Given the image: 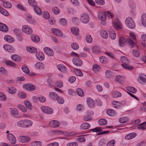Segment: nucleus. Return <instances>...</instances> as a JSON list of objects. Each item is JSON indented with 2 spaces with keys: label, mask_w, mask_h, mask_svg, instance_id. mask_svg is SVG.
<instances>
[{
  "label": "nucleus",
  "mask_w": 146,
  "mask_h": 146,
  "mask_svg": "<svg viewBox=\"0 0 146 146\" xmlns=\"http://www.w3.org/2000/svg\"><path fill=\"white\" fill-rule=\"evenodd\" d=\"M127 41L131 48H135L133 50V55L135 57H139L140 54L137 44L135 42H133V40L129 38L127 39Z\"/></svg>",
  "instance_id": "nucleus-1"
},
{
  "label": "nucleus",
  "mask_w": 146,
  "mask_h": 146,
  "mask_svg": "<svg viewBox=\"0 0 146 146\" xmlns=\"http://www.w3.org/2000/svg\"><path fill=\"white\" fill-rule=\"evenodd\" d=\"M121 59L123 62L121 65L123 67L128 69H133L134 68L133 66L129 65V61L124 56H122Z\"/></svg>",
  "instance_id": "nucleus-2"
},
{
  "label": "nucleus",
  "mask_w": 146,
  "mask_h": 146,
  "mask_svg": "<svg viewBox=\"0 0 146 146\" xmlns=\"http://www.w3.org/2000/svg\"><path fill=\"white\" fill-rule=\"evenodd\" d=\"M125 23L129 28L134 29L135 27V23L133 19L130 17H127L125 20Z\"/></svg>",
  "instance_id": "nucleus-3"
},
{
  "label": "nucleus",
  "mask_w": 146,
  "mask_h": 146,
  "mask_svg": "<svg viewBox=\"0 0 146 146\" xmlns=\"http://www.w3.org/2000/svg\"><path fill=\"white\" fill-rule=\"evenodd\" d=\"M80 21L83 23L86 24L88 23L89 20V16L86 13H82L80 18Z\"/></svg>",
  "instance_id": "nucleus-4"
},
{
  "label": "nucleus",
  "mask_w": 146,
  "mask_h": 146,
  "mask_svg": "<svg viewBox=\"0 0 146 146\" xmlns=\"http://www.w3.org/2000/svg\"><path fill=\"white\" fill-rule=\"evenodd\" d=\"M41 109L44 113L47 114H51L53 113V110L49 107L42 106Z\"/></svg>",
  "instance_id": "nucleus-5"
},
{
  "label": "nucleus",
  "mask_w": 146,
  "mask_h": 146,
  "mask_svg": "<svg viewBox=\"0 0 146 146\" xmlns=\"http://www.w3.org/2000/svg\"><path fill=\"white\" fill-rule=\"evenodd\" d=\"M22 29L23 31L26 34H29L33 33V30L32 28L28 25H23V26Z\"/></svg>",
  "instance_id": "nucleus-6"
},
{
  "label": "nucleus",
  "mask_w": 146,
  "mask_h": 146,
  "mask_svg": "<svg viewBox=\"0 0 146 146\" xmlns=\"http://www.w3.org/2000/svg\"><path fill=\"white\" fill-rule=\"evenodd\" d=\"M7 137L12 144H15L16 143V140L15 136L11 133H9L7 135Z\"/></svg>",
  "instance_id": "nucleus-7"
},
{
  "label": "nucleus",
  "mask_w": 146,
  "mask_h": 146,
  "mask_svg": "<svg viewBox=\"0 0 146 146\" xmlns=\"http://www.w3.org/2000/svg\"><path fill=\"white\" fill-rule=\"evenodd\" d=\"M52 32L55 35L58 37H63L64 35L62 32L58 29H52L51 30Z\"/></svg>",
  "instance_id": "nucleus-8"
},
{
  "label": "nucleus",
  "mask_w": 146,
  "mask_h": 146,
  "mask_svg": "<svg viewBox=\"0 0 146 146\" xmlns=\"http://www.w3.org/2000/svg\"><path fill=\"white\" fill-rule=\"evenodd\" d=\"M113 26L114 28L117 30L120 29L121 25L120 21L118 19H116L113 22Z\"/></svg>",
  "instance_id": "nucleus-9"
},
{
  "label": "nucleus",
  "mask_w": 146,
  "mask_h": 146,
  "mask_svg": "<svg viewBox=\"0 0 146 146\" xmlns=\"http://www.w3.org/2000/svg\"><path fill=\"white\" fill-rule=\"evenodd\" d=\"M23 87L28 90L34 91L36 88L35 86L31 84H27L23 85Z\"/></svg>",
  "instance_id": "nucleus-10"
},
{
  "label": "nucleus",
  "mask_w": 146,
  "mask_h": 146,
  "mask_svg": "<svg viewBox=\"0 0 146 146\" xmlns=\"http://www.w3.org/2000/svg\"><path fill=\"white\" fill-rule=\"evenodd\" d=\"M44 51L48 56H52L54 55L53 51L48 47H45L44 48Z\"/></svg>",
  "instance_id": "nucleus-11"
},
{
  "label": "nucleus",
  "mask_w": 146,
  "mask_h": 146,
  "mask_svg": "<svg viewBox=\"0 0 146 146\" xmlns=\"http://www.w3.org/2000/svg\"><path fill=\"white\" fill-rule=\"evenodd\" d=\"M106 15L104 12H100L98 13V17L100 21H104L106 19Z\"/></svg>",
  "instance_id": "nucleus-12"
},
{
  "label": "nucleus",
  "mask_w": 146,
  "mask_h": 146,
  "mask_svg": "<svg viewBox=\"0 0 146 146\" xmlns=\"http://www.w3.org/2000/svg\"><path fill=\"white\" fill-rule=\"evenodd\" d=\"M73 63L77 66H81L82 64V61L79 58H74L72 60Z\"/></svg>",
  "instance_id": "nucleus-13"
},
{
  "label": "nucleus",
  "mask_w": 146,
  "mask_h": 146,
  "mask_svg": "<svg viewBox=\"0 0 146 146\" xmlns=\"http://www.w3.org/2000/svg\"><path fill=\"white\" fill-rule=\"evenodd\" d=\"M20 141L22 143H27L31 141V138L28 137L21 136L19 137Z\"/></svg>",
  "instance_id": "nucleus-14"
},
{
  "label": "nucleus",
  "mask_w": 146,
  "mask_h": 146,
  "mask_svg": "<svg viewBox=\"0 0 146 146\" xmlns=\"http://www.w3.org/2000/svg\"><path fill=\"white\" fill-rule=\"evenodd\" d=\"M60 125L59 122L56 120L52 121L49 123V126L53 127H58Z\"/></svg>",
  "instance_id": "nucleus-15"
},
{
  "label": "nucleus",
  "mask_w": 146,
  "mask_h": 146,
  "mask_svg": "<svg viewBox=\"0 0 146 146\" xmlns=\"http://www.w3.org/2000/svg\"><path fill=\"white\" fill-rule=\"evenodd\" d=\"M0 30L4 32L8 31L9 29L8 27L3 23H0Z\"/></svg>",
  "instance_id": "nucleus-16"
},
{
  "label": "nucleus",
  "mask_w": 146,
  "mask_h": 146,
  "mask_svg": "<svg viewBox=\"0 0 146 146\" xmlns=\"http://www.w3.org/2000/svg\"><path fill=\"white\" fill-rule=\"evenodd\" d=\"M36 56L37 59L40 61L43 60L44 58V54L42 52H36Z\"/></svg>",
  "instance_id": "nucleus-17"
},
{
  "label": "nucleus",
  "mask_w": 146,
  "mask_h": 146,
  "mask_svg": "<svg viewBox=\"0 0 146 146\" xmlns=\"http://www.w3.org/2000/svg\"><path fill=\"white\" fill-rule=\"evenodd\" d=\"M86 102L88 105L90 107L92 108L94 106V101L91 98H88L86 99Z\"/></svg>",
  "instance_id": "nucleus-18"
},
{
  "label": "nucleus",
  "mask_w": 146,
  "mask_h": 146,
  "mask_svg": "<svg viewBox=\"0 0 146 146\" xmlns=\"http://www.w3.org/2000/svg\"><path fill=\"white\" fill-rule=\"evenodd\" d=\"M36 68L38 69H43L45 68L44 64L42 62H38L36 63L35 65Z\"/></svg>",
  "instance_id": "nucleus-19"
},
{
  "label": "nucleus",
  "mask_w": 146,
  "mask_h": 146,
  "mask_svg": "<svg viewBox=\"0 0 146 146\" xmlns=\"http://www.w3.org/2000/svg\"><path fill=\"white\" fill-rule=\"evenodd\" d=\"M141 21L142 25L146 27V14L143 13L141 15Z\"/></svg>",
  "instance_id": "nucleus-20"
},
{
  "label": "nucleus",
  "mask_w": 146,
  "mask_h": 146,
  "mask_svg": "<svg viewBox=\"0 0 146 146\" xmlns=\"http://www.w3.org/2000/svg\"><path fill=\"white\" fill-rule=\"evenodd\" d=\"M35 12L38 15H41L42 12L40 8L36 5L33 7Z\"/></svg>",
  "instance_id": "nucleus-21"
},
{
  "label": "nucleus",
  "mask_w": 146,
  "mask_h": 146,
  "mask_svg": "<svg viewBox=\"0 0 146 146\" xmlns=\"http://www.w3.org/2000/svg\"><path fill=\"white\" fill-rule=\"evenodd\" d=\"M3 48L5 50L9 52H12L14 50L13 47L9 44H5L3 46Z\"/></svg>",
  "instance_id": "nucleus-22"
},
{
  "label": "nucleus",
  "mask_w": 146,
  "mask_h": 146,
  "mask_svg": "<svg viewBox=\"0 0 146 146\" xmlns=\"http://www.w3.org/2000/svg\"><path fill=\"white\" fill-rule=\"evenodd\" d=\"M90 126V124L88 123H82L80 126V129H89Z\"/></svg>",
  "instance_id": "nucleus-23"
},
{
  "label": "nucleus",
  "mask_w": 146,
  "mask_h": 146,
  "mask_svg": "<svg viewBox=\"0 0 146 146\" xmlns=\"http://www.w3.org/2000/svg\"><path fill=\"white\" fill-rule=\"evenodd\" d=\"M136 135L135 133H130L127 135L125 137V139L129 140L135 137Z\"/></svg>",
  "instance_id": "nucleus-24"
},
{
  "label": "nucleus",
  "mask_w": 146,
  "mask_h": 146,
  "mask_svg": "<svg viewBox=\"0 0 146 146\" xmlns=\"http://www.w3.org/2000/svg\"><path fill=\"white\" fill-rule=\"evenodd\" d=\"M119 45L121 46H124L126 42V40L123 36H121L119 38Z\"/></svg>",
  "instance_id": "nucleus-25"
},
{
  "label": "nucleus",
  "mask_w": 146,
  "mask_h": 146,
  "mask_svg": "<svg viewBox=\"0 0 146 146\" xmlns=\"http://www.w3.org/2000/svg\"><path fill=\"white\" fill-rule=\"evenodd\" d=\"M4 38L5 40L9 43L12 42L14 41V38L9 35L5 36Z\"/></svg>",
  "instance_id": "nucleus-26"
},
{
  "label": "nucleus",
  "mask_w": 146,
  "mask_h": 146,
  "mask_svg": "<svg viewBox=\"0 0 146 146\" xmlns=\"http://www.w3.org/2000/svg\"><path fill=\"white\" fill-rule=\"evenodd\" d=\"M26 16L27 18V20L29 23L32 24L35 23V20L32 18V16L31 15L27 14Z\"/></svg>",
  "instance_id": "nucleus-27"
},
{
  "label": "nucleus",
  "mask_w": 146,
  "mask_h": 146,
  "mask_svg": "<svg viewBox=\"0 0 146 146\" xmlns=\"http://www.w3.org/2000/svg\"><path fill=\"white\" fill-rule=\"evenodd\" d=\"M100 33V35L102 38L106 39L108 37V34L104 30H101Z\"/></svg>",
  "instance_id": "nucleus-28"
},
{
  "label": "nucleus",
  "mask_w": 146,
  "mask_h": 146,
  "mask_svg": "<svg viewBox=\"0 0 146 146\" xmlns=\"http://www.w3.org/2000/svg\"><path fill=\"white\" fill-rule=\"evenodd\" d=\"M109 36L112 39H114L116 37L114 31L111 29L109 31Z\"/></svg>",
  "instance_id": "nucleus-29"
},
{
  "label": "nucleus",
  "mask_w": 146,
  "mask_h": 146,
  "mask_svg": "<svg viewBox=\"0 0 146 146\" xmlns=\"http://www.w3.org/2000/svg\"><path fill=\"white\" fill-rule=\"evenodd\" d=\"M32 40L35 42H38L40 40L39 37L36 35H33L31 36Z\"/></svg>",
  "instance_id": "nucleus-30"
},
{
  "label": "nucleus",
  "mask_w": 146,
  "mask_h": 146,
  "mask_svg": "<svg viewBox=\"0 0 146 146\" xmlns=\"http://www.w3.org/2000/svg\"><path fill=\"white\" fill-rule=\"evenodd\" d=\"M146 124V121L141 123L137 125V128L139 129L144 130L146 129V125L145 124Z\"/></svg>",
  "instance_id": "nucleus-31"
},
{
  "label": "nucleus",
  "mask_w": 146,
  "mask_h": 146,
  "mask_svg": "<svg viewBox=\"0 0 146 146\" xmlns=\"http://www.w3.org/2000/svg\"><path fill=\"white\" fill-rule=\"evenodd\" d=\"M71 30L72 33L75 35H77L79 33V29L77 27H72L71 28Z\"/></svg>",
  "instance_id": "nucleus-32"
},
{
  "label": "nucleus",
  "mask_w": 146,
  "mask_h": 146,
  "mask_svg": "<svg viewBox=\"0 0 146 146\" xmlns=\"http://www.w3.org/2000/svg\"><path fill=\"white\" fill-rule=\"evenodd\" d=\"M7 91L10 93L14 94L16 91V89L14 87L11 86L7 88Z\"/></svg>",
  "instance_id": "nucleus-33"
},
{
  "label": "nucleus",
  "mask_w": 146,
  "mask_h": 146,
  "mask_svg": "<svg viewBox=\"0 0 146 146\" xmlns=\"http://www.w3.org/2000/svg\"><path fill=\"white\" fill-rule=\"evenodd\" d=\"M57 68L62 72H64L66 70V67L62 64H59L57 65Z\"/></svg>",
  "instance_id": "nucleus-34"
},
{
  "label": "nucleus",
  "mask_w": 146,
  "mask_h": 146,
  "mask_svg": "<svg viewBox=\"0 0 146 146\" xmlns=\"http://www.w3.org/2000/svg\"><path fill=\"white\" fill-rule=\"evenodd\" d=\"M93 70L95 72H97L100 70V67L98 64H95L93 65Z\"/></svg>",
  "instance_id": "nucleus-35"
},
{
  "label": "nucleus",
  "mask_w": 146,
  "mask_h": 146,
  "mask_svg": "<svg viewBox=\"0 0 146 146\" xmlns=\"http://www.w3.org/2000/svg\"><path fill=\"white\" fill-rule=\"evenodd\" d=\"M3 5L5 8H11L12 7V4L9 2L3 1Z\"/></svg>",
  "instance_id": "nucleus-36"
},
{
  "label": "nucleus",
  "mask_w": 146,
  "mask_h": 146,
  "mask_svg": "<svg viewBox=\"0 0 146 146\" xmlns=\"http://www.w3.org/2000/svg\"><path fill=\"white\" fill-rule=\"evenodd\" d=\"M32 122L30 120H24V127H29L32 125Z\"/></svg>",
  "instance_id": "nucleus-37"
},
{
  "label": "nucleus",
  "mask_w": 146,
  "mask_h": 146,
  "mask_svg": "<svg viewBox=\"0 0 146 146\" xmlns=\"http://www.w3.org/2000/svg\"><path fill=\"white\" fill-rule=\"evenodd\" d=\"M26 50L27 51L31 53H35L36 52V49L33 47H28L26 48Z\"/></svg>",
  "instance_id": "nucleus-38"
},
{
  "label": "nucleus",
  "mask_w": 146,
  "mask_h": 146,
  "mask_svg": "<svg viewBox=\"0 0 146 146\" xmlns=\"http://www.w3.org/2000/svg\"><path fill=\"white\" fill-rule=\"evenodd\" d=\"M106 113L108 115L110 116L114 115L116 114L115 111L111 109L107 110L106 111Z\"/></svg>",
  "instance_id": "nucleus-39"
},
{
  "label": "nucleus",
  "mask_w": 146,
  "mask_h": 146,
  "mask_svg": "<svg viewBox=\"0 0 146 146\" xmlns=\"http://www.w3.org/2000/svg\"><path fill=\"white\" fill-rule=\"evenodd\" d=\"M121 94L119 92L116 91L113 92L112 94V96L114 98H117L121 97Z\"/></svg>",
  "instance_id": "nucleus-40"
},
{
  "label": "nucleus",
  "mask_w": 146,
  "mask_h": 146,
  "mask_svg": "<svg viewBox=\"0 0 146 146\" xmlns=\"http://www.w3.org/2000/svg\"><path fill=\"white\" fill-rule=\"evenodd\" d=\"M0 13L5 16H7L9 15V13L8 12L2 7L0 9Z\"/></svg>",
  "instance_id": "nucleus-41"
},
{
  "label": "nucleus",
  "mask_w": 146,
  "mask_h": 146,
  "mask_svg": "<svg viewBox=\"0 0 146 146\" xmlns=\"http://www.w3.org/2000/svg\"><path fill=\"white\" fill-rule=\"evenodd\" d=\"M126 89L129 91L133 93H135L137 92L136 89L133 87L127 86L126 88Z\"/></svg>",
  "instance_id": "nucleus-42"
},
{
  "label": "nucleus",
  "mask_w": 146,
  "mask_h": 146,
  "mask_svg": "<svg viewBox=\"0 0 146 146\" xmlns=\"http://www.w3.org/2000/svg\"><path fill=\"white\" fill-rule=\"evenodd\" d=\"M11 58L13 60L17 61H19L20 60V57L16 54L12 55L11 56Z\"/></svg>",
  "instance_id": "nucleus-43"
},
{
  "label": "nucleus",
  "mask_w": 146,
  "mask_h": 146,
  "mask_svg": "<svg viewBox=\"0 0 146 146\" xmlns=\"http://www.w3.org/2000/svg\"><path fill=\"white\" fill-rule=\"evenodd\" d=\"M124 79V77L120 75H117L115 78V80L119 82H121Z\"/></svg>",
  "instance_id": "nucleus-44"
},
{
  "label": "nucleus",
  "mask_w": 146,
  "mask_h": 146,
  "mask_svg": "<svg viewBox=\"0 0 146 146\" xmlns=\"http://www.w3.org/2000/svg\"><path fill=\"white\" fill-rule=\"evenodd\" d=\"M5 63L6 65L13 67H15L17 66V65L15 64L11 61H7L5 62Z\"/></svg>",
  "instance_id": "nucleus-45"
},
{
  "label": "nucleus",
  "mask_w": 146,
  "mask_h": 146,
  "mask_svg": "<svg viewBox=\"0 0 146 146\" xmlns=\"http://www.w3.org/2000/svg\"><path fill=\"white\" fill-rule=\"evenodd\" d=\"M7 99L5 94L2 92H0V100L5 101Z\"/></svg>",
  "instance_id": "nucleus-46"
},
{
  "label": "nucleus",
  "mask_w": 146,
  "mask_h": 146,
  "mask_svg": "<svg viewBox=\"0 0 146 146\" xmlns=\"http://www.w3.org/2000/svg\"><path fill=\"white\" fill-rule=\"evenodd\" d=\"M129 119L127 117H123L120 118L118 119V121L121 123H124L128 121Z\"/></svg>",
  "instance_id": "nucleus-47"
},
{
  "label": "nucleus",
  "mask_w": 146,
  "mask_h": 146,
  "mask_svg": "<svg viewBox=\"0 0 146 146\" xmlns=\"http://www.w3.org/2000/svg\"><path fill=\"white\" fill-rule=\"evenodd\" d=\"M98 123L100 125H104L107 124V121L105 119H102L99 120Z\"/></svg>",
  "instance_id": "nucleus-48"
},
{
  "label": "nucleus",
  "mask_w": 146,
  "mask_h": 146,
  "mask_svg": "<svg viewBox=\"0 0 146 146\" xmlns=\"http://www.w3.org/2000/svg\"><path fill=\"white\" fill-rule=\"evenodd\" d=\"M25 105L28 108L31 109L32 108V106L31 104L29 101L25 100L24 101Z\"/></svg>",
  "instance_id": "nucleus-49"
},
{
  "label": "nucleus",
  "mask_w": 146,
  "mask_h": 146,
  "mask_svg": "<svg viewBox=\"0 0 146 146\" xmlns=\"http://www.w3.org/2000/svg\"><path fill=\"white\" fill-rule=\"evenodd\" d=\"M18 95L19 97L22 98H25L27 96L25 93L21 91L19 92Z\"/></svg>",
  "instance_id": "nucleus-50"
},
{
  "label": "nucleus",
  "mask_w": 146,
  "mask_h": 146,
  "mask_svg": "<svg viewBox=\"0 0 146 146\" xmlns=\"http://www.w3.org/2000/svg\"><path fill=\"white\" fill-rule=\"evenodd\" d=\"M130 37L132 38L133 39V42H135L136 43V39L135 35L134 33L131 32L129 33Z\"/></svg>",
  "instance_id": "nucleus-51"
},
{
  "label": "nucleus",
  "mask_w": 146,
  "mask_h": 146,
  "mask_svg": "<svg viewBox=\"0 0 146 146\" xmlns=\"http://www.w3.org/2000/svg\"><path fill=\"white\" fill-rule=\"evenodd\" d=\"M106 77L108 78H111L112 75V73L110 70H107L105 73Z\"/></svg>",
  "instance_id": "nucleus-52"
},
{
  "label": "nucleus",
  "mask_w": 146,
  "mask_h": 146,
  "mask_svg": "<svg viewBox=\"0 0 146 146\" xmlns=\"http://www.w3.org/2000/svg\"><path fill=\"white\" fill-rule=\"evenodd\" d=\"M11 113L13 115H17L19 113V112L15 108H10Z\"/></svg>",
  "instance_id": "nucleus-53"
},
{
  "label": "nucleus",
  "mask_w": 146,
  "mask_h": 146,
  "mask_svg": "<svg viewBox=\"0 0 146 146\" xmlns=\"http://www.w3.org/2000/svg\"><path fill=\"white\" fill-rule=\"evenodd\" d=\"M139 77L141 81L144 82H146V76L145 75L141 74L139 75Z\"/></svg>",
  "instance_id": "nucleus-54"
},
{
  "label": "nucleus",
  "mask_w": 146,
  "mask_h": 146,
  "mask_svg": "<svg viewBox=\"0 0 146 146\" xmlns=\"http://www.w3.org/2000/svg\"><path fill=\"white\" fill-rule=\"evenodd\" d=\"M52 11L54 14L58 15L60 13V10L58 8L56 7H55L52 8Z\"/></svg>",
  "instance_id": "nucleus-55"
},
{
  "label": "nucleus",
  "mask_w": 146,
  "mask_h": 146,
  "mask_svg": "<svg viewBox=\"0 0 146 146\" xmlns=\"http://www.w3.org/2000/svg\"><path fill=\"white\" fill-rule=\"evenodd\" d=\"M50 96L52 99L54 100H56L57 99V98L58 97L57 95L53 92H51L50 93Z\"/></svg>",
  "instance_id": "nucleus-56"
},
{
  "label": "nucleus",
  "mask_w": 146,
  "mask_h": 146,
  "mask_svg": "<svg viewBox=\"0 0 146 146\" xmlns=\"http://www.w3.org/2000/svg\"><path fill=\"white\" fill-rule=\"evenodd\" d=\"M55 85L56 86L60 88L62 87L63 86V83L60 80L57 81L56 82Z\"/></svg>",
  "instance_id": "nucleus-57"
},
{
  "label": "nucleus",
  "mask_w": 146,
  "mask_h": 146,
  "mask_svg": "<svg viewBox=\"0 0 146 146\" xmlns=\"http://www.w3.org/2000/svg\"><path fill=\"white\" fill-rule=\"evenodd\" d=\"M22 69L23 71L26 74H29L30 71L29 68L25 66H23L22 67Z\"/></svg>",
  "instance_id": "nucleus-58"
},
{
  "label": "nucleus",
  "mask_w": 146,
  "mask_h": 146,
  "mask_svg": "<svg viewBox=\"0 0 146 146\" xmlns=\"http://www.w3.org/2000/svg\"><path fill=\"white\" fill-rule=\"evenodd\" d=\"M18 107L22 111L24 112H26L27 111V109L24 106L20 104H18Z\"/></svg>",
  "instance_id": "nucleus-59"
},
{
  "label": "nucleus",
  "mask_w": 146,
  "mask_h": 146,
  "mask_svg": "<svg viewBox=\"0 0 146 146\" xmlns=\"http://www.w3.org/2000/svg\"><path fill=\"white\" fill-rule=\"evenodd\" d=\"M86 40L87 42L88 43H91L92 41V37L89 35H88L86 36Z\"/></svg>",
  "instance_id": "nucleus-60"
},
{
  "label": "nucleus",
  "mask_w": 146,
  "mask_h": 146,
  "mask_svg": "<svg viewBox=\"0 0 146 146\" xmlns=\"http://www.w3.org/2000/svg\"><path fill=\"white\" fill-rule=\"evenodd\" d=\"M99 60L100 62L103 63H106L108 61L107 60L104 56H101Z\"/></svg>",
  "instance_id": "nucleus-61"
},
{
  "label": "nucleus",
  "mask_w": 146,
  "mask_h": 146,
  "mask_svg": "<svg viewBox=\"0 0 146 146\" xmlns=\"http://www.w3.org/2000/svg\"><path fill=\"white\" fill-rule=\"evenodd\" d=\"M76 92L80 96H82L84 95L83 90L80 88H78L77 89Z\"/></svg>",
  "instance_id": "nucleus-62"
},
{
  "label": "nucleus",
  "mask_w": 146,
  "mask_h": 146,
  "mask_svg": "<svg viewBox=\"0 0 146 146\" xmlns=\"http://www.w3.org/2000/svg\"><path fill=\"white\" fill-rule=\"evenodd\" d=\"M41 143L39 141H35L31 143V146H41Z\"/></svg>",
  "instance_id": "nucleus-63"
},
{
  "label": "nucleus",
  "mask_w": 146,
  "mask_h": 146,
  "mask_svg": "<svg viewBox=\"0 0 146 146\" xmlns=\"http://www.w3.org/2000/svg\"><path fill=\"white\" fill-rule=\"evenodd\" d=\"M115 141L114 140H112L109 141L107 144V146H114L115 143Z\"/></svg>",
  "instance_id": "nucleus-64"
}]
</instances>
